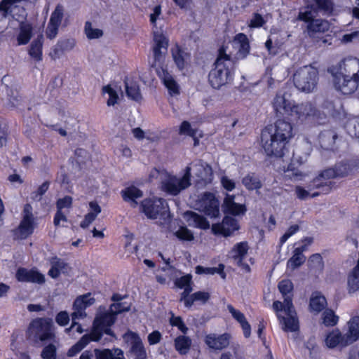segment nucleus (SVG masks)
<instances>
[{"label":"nucleus","mask_w":359,"mask_h":359,"mask_svg":"<svg viewBox=\"0 0 359 359\" xmlns=\"http://www.w3.org/2000/svg\"><path fill=\"white\" fill-rule=\"evenodd\" d=\"M290 97V94L286 92L280 91L276 95L272 106L276 117H289L304 123L318 116L319 111L314 104L309 101L295 103Z\"/></svg>","instance_id":"1"},{"label":"nucleus","mask_w":359,"mask_h":359,"mask_svg":"<svg viewBox=\"0 0 359 359\" xmlns=\"http://www.w3.org/2000/svg\"><path fill=\"white\" fill-rule=\"evenodd\" d=\"M234 63L229 55L226 53L222 46L219 49L217 57L208 74V81L211 86L219 89L231 79V72Z\"/></svg>","instance_id":"2"},{"label":"nucleus","mask_w":359,"mask_h":359,"mask_svg":"<svg viewBox=\"0 0 359 359\" xmlns=\"http://www.w3.org/2000/svg\"><path fill=\"white\" fill-rule=\"evenodd\" d=\"M318 81V72L311 66H304L298 69L293 75L295 87L300 91L309 93L316 87Z\"/></svg>","instance_id":"3"},{"label":"nucleus","mask_w":359,"mask_h":359,"mask_svg":"<svg viewBox=\"0 0 359 359\" xmlns=\"http://www.w3.org/2000/svg\"><path fill=\"white\" fill-rule=\"evenodd\" d=\"M261 143L267 156L282 158L285 154V146L288 142L275 137L270 132L263 129L261 134Z\"/></svg>","instance_id":"4"},{"label":"nucleus","mask_w":359,"mask_h":359,"mask_svg":"<svg viewBox=\"0 0 359 359\" xmlns=\"http://www.w3.org/2000/svg\"><path fill=\"white\" fill-rule=\"evenodd\" d=\"M34 217L32 213V207L30 204H25L22 211V218L18 226L13 230L14 239L25 240L31 236L35 229Z\"/></svg>","instance_id":"5"},{"label":"nucleus","mask_w":359,"mask_h":359,"mask_svg":"<svg viewBox=\"0 0 359 359\" xmlns=\"http://www.w3.org/2000/svg\"><path fill=\"white\" fill-rule=\"evenodd\" d=\"M116 319V318L114 314L108 312L96 316L93 320V328L90 333L92 337V341H100L103 333L115 337L110 327L115 323Z\"/></svg>","instance_id":"6"},{"label":"nucleus","mask_w":359,"mask_h":359,"mask_svg":"<svg viewBox=\"0 0 359 359\" xmlns=\"http://www.w3.org/2000/svg\"><path fill=\"white\" fill-rule=\"evenodd\" d=\"M191 167L187 166L182 177L169 176L162 182V189L172 196L178 195L191 185Z\"/></svg>","instance_id":"7"},{"label":"nucleus","mask_w":359,"mask_h":359,"mask_svg":"<svg viewBox=\"0 0 359 359\" xmlns=\"http://www.w3.org/2000/svg\"><path fill=\"white\" fill-rule=\"evenodd\" d=\"M141 208L145 215L149 219L163 218L169 215V208L163 198H146L142 201Z\"/></svg>","instance_id":"8"},{"label":"nucleus","mask_w":359,"mask_h":359,"mask_svg":"<svg viewBox=\"0 0 359 359\" xmlns=\"http://www.w3.org/2000/svg\"><path fill=\"white\" fill-rule=\"evenodd\" d=\"M29 331L41 341L54 339L55 337L53 320L48 318L33 320L29 325Z\"/></svg>","instance_id":"9"},{"label":"nucleus","mask_w":359,"mask_h":359,"mask_svg":"<svg viewBox=\"0 0 359 359\" xmlns=\"http://www.w3.org/2000/svg\"><path fill=\"white\" fill-rule=\"evenodd\" d=\"M196 207L210 217L216 218L219 215V202L212 193L202 194L196 201Z\"/></svg>","instance_id":"10"},{"label":"nucleus","mask_w":359,"mask_h":359,"mask_svg":"<svg viewBox=\"0 0 359 359\" xmlns=\"http://www.w3.org/2000/svg\"><path fill=\"white\" fill-rule=\"evenodd\" d=\"M332 74L351 76L359 78V59L353 57H346L330 69Z\"/></svg>","instance_id":"11"},{"label":"nucleus","mask_w":359,"mask_h":359,"mask_svg":"<svg viewBox=\"0 0 359 359\" xmlns=\"http://www.w3.org/2000/svg\"><path fill=\"white\" fill-rule=\"evenodd\" d=\"M285 312L287 317L285 318L278 314V318L280 323H283V329L285 331L295 332L299 329V323L296 317V311L292 304V299L290 297H285Z\"/></svg>","instance_id":"12"},{"label":"nucleus","mask_w":359,"mask_h":359,"mask_svg":"<svg viewBox=\"0 0 359 359\" xmlns=\"http://www.w3.org/2000/svg\"><path fill=\"white\" fill-rule=\"evenodd\" d=\"M332 75L335 88L344 95L353 93L359 87V78L348 75Z\"/></svg>","instance_id":"13"},{"label":"nucleus","mask_w":359,"mask_h":359,"mask_svg":"<svg viewBox=\"0 0 359 359\" xmlns=\"http://www.w3.org/2000/svg\"><path fill=\"white\" fill-rule=\"evenodd\" d=\"M264 130L270 132L273 135L287 142L292 137V126L289 121L279 118L274 125H269L264 128Z\"/></svg>","instance_id":"14"},{"label":"nucleus","mask_w":359,"mask_h":359,"mask_svg":"<svg viewBox=\"0 0 359 359\" xmlns=\"http://www.w3.org/2000/svg\"><path fill=\"white\" fill-rule=\"evenodd\" d=\"M239 228V224L236 219L225 216L221 223L213 224L211 230L215 235L228 237L231 236L234 231H238Z\"/></svg>","instance_id":"15"},{"label":"nucleus","mask_w":359,"mask_h":359,"mask_svg":"<svg viewBox=\"0 0 359 359\" xmlns=\"http://www.w3.org/2000/svg\"><path fill=\"white\" fill-rule=\"evenodd\" d=\"M330 29L328 21L322 19H315L307 25V30L310 37L316 39L317 42L325 44L327 40L324 36H320Z\"/></svg>","instance_id":"16"},{"label":"nucleus","mask_w":359,"mask_h":359,"mask_svg":"<svg viewBox=\"0 0 359 359\" xmlns=\"http://www.w3.org/2000/svg\"><path fill=\"white\" fill-rule=\"evenodd\" d=\"M154 41L153 54L154 62L151 65L152 67L156 66V63H161L163 61L168 47V40L161 33H154Z\"/></svg>","instance_id":"17"},{"label":"nucleus","mask_w":359,"mask_h":359,"mask_svg":"<svg viewBox=\"0 0 359 359\" xmlns=\"http://www.w3.org/2000/svg\"><path fill=\"white\" fill-rule=\"evenodd\" d=\"M125 336L130 341L129 352L134 355V359H147L146 348L139 334L129 331Z\"/></svg>","instance_id":"18"},{"label":"nucleus","mask_w":359,"mask_h":359,"mask_svg":"<svg viewBox=\"0 0 359 359\" xmlns=\"http://www.w3.org/2000/svg\"><path fill=\"white\" fill-rule=\"evenodd\" d=\"M15 278L19 282L33 283L43 284L45 283V276L36 269L30 270L25 268H19L15 273Z\"/></svg>","instance_id":"19"},{"label":"nucleus","mask_w":359,"mask_h":359,"mask_svg":"<svg viewBox=\"0 0 359 359\" xmlns=\"http://www.w3.org/2000/svg\"><path fill=\"white\" fill-rule=\"evenodd\" d=\"M230 339L231 335L228 333L209 334L205 337V343L210 348L221 351L229 346Z\"/></svg>","instance_id":"20"},{"label":"nucleus","mask_w":359,"mask_h":359,"mask_svg":"<svg viewBox=\"0 0 359 359\" xmlns=\"http://www.w3.org/2000/svg\"><path fill=\"white\" fill-rule=\"evenodd\" d=\"M311 3L310 6H307L306 7L300 10L298 14L297 19L301 21H304L305 22L310 23L312 20H315L316 17V13L318 12L321 13L325 15H330L334 11V4L332 3V10L330 13H325L321 11H320L317 6H316V3L313 0H308Z\"/></svg>","instance_id":"21"},{"label":"nucleus","mask_w":359,"mask_h":359,"mask_svg":"<svg viewBox=\"0 0 359 359\" xmlns=\"http://www.w3.org/2000/svg\"><path fill=\"white\" fill-rule=\"evenodd\" d=\"M235 196L227 194L222 205L224 213L232 215H243L246 212L245 205L237 203L234 201Z\"/></svg>","instance_id":"22"},{"label":"nucleus","mask_w":359,"mask_h":359,"mask_svg":"<svg viewBox=\"0 0 359 359\" xmlns=\"http://www.w3.org/2000/svg\"><path fill=\"white\" fill-rule=\"evenodd\" d=\"M194 169L195 175L198 180L207 183L211 181L212 170L210 165L201 161L192 163L191 169Z\"/></svg>","instance_id":"23"},{"label":"nucleus","mask_w":359,"mask_h":359,"mask_svg":"<svg viewBox=\"0 0 359 359\" xmlns=\"http://www.w3.org/2000/svg\"><path fill=\"white\" fill-rule=\"evenodd\" d=\"M184 217L189 226L201 229H208L210 227L209 222L202 215L193 211H187Z\"/></svg>","instance_id":"24"},{"label":"nucleus","mask_w":359,"mask_h":359,"mask_svg":"<svg viewBox=\"0 0 359 359\" xmlns=\"http://www.w3.org/2000/svg\"><path fill=\"white\" fill-rule=\"evenodd\" d=\"M123 199L130 203L132 208H136L138 205L137 199L143 196V192L135 186H130L121 192Z\"/></svg>","instance_id":"25"},{"label":"nucleus","mask_w":359,"mask_h":359,"mask_svg":"<svg viewBox=\"0 0 359 359\" xmlns=\"http://www.w3.org/2000/svg\"><path fill=\"white\" fill-rule=\"evenodd\" d=\"M337 138V134L333 130H325L318 135L319 144L325 150L333 149Z\"/></svg>","instance_id":"26"},{"label":"nucleus","mask_w":359,"mask_h":359,"mask_svg":"<svg viewBox=\"0 0 359 359\" xmlns=\"http://www.w3.org/2000/svg\"><path fill=\"white\" fill-rule=\"evenodd\" d=\"M348 330L345 334L344 344H351L359 339V316L353 317L348 322Z\"/></svg>","instance_id":"27"},{"label":"nucleus","mask_w":359,"mask_h":359,"mask_svg":"<svg viewBox=\"0 0 359 359\" xmlns=\"http://www.w3.org/2000/svg\"><path fill=\"white\" fill-rule=\"evenodd\" d=\"M159 77L163 81V84L169 90L170 95H178L180 93L179 86L167 70L161 69L157 71Z\"/></svg>","instance_id":"28"},{"label":"nucleus","mask_w":359,"mask_h":359,"mask_svg":"<svg viewBox=\"0 0 359 359\" xmlns=\"http://www.w3.org/2000/svg\"><path fill=\"white\" fill-rule=\"evenodd\" d=\"M332 182H320V178H314L307 186L309 191L315 189L318 191L313 193L311 197L314 198L320 194H328L332 189Z\"/></svg>","instance_id":"29"},{"label":"nucleus","mask_w":359,"mask_h":359,"mask_svg":"<svg viewBox=\"0 0 359 359\" xmlns=\"http://www.w3.org/2000/svg\"><path fill=\"white\" fill-rule=\"evenodd\" d=\"M234 45L238 48L241 57H245L250 51V44L247 36L243 33L238 34L233 41Z\"/></svg>","instance_id":"30"},{"label":"nucleus","mask_w":359,"mask_h":359,"mask_svg":"<svg viewBox=\"0 0 359 359\" xmlns=\"http://www.w3.org/2000/svg\"><path fill=\"white\" fill-rule=\"evenodd\" d=\"M43 43V34H39L35 39L32 41L30 45L29 54L37 62L42 60Z\"/></svg>","instance_id":"31"},{"label":"nucleus","mask_w":359,"mask_h":359,"mask_svg":"<svg viewBox=\"0 0 359 359\" xmlns=\"http://www.w3.org/2000/svg\"><path fill=\"white\" fill-rule=\"evenodd\" d=\"M242 184L249 191H257L262 187L259 177L254 172H250L243 177Z\"/></svg>","instance_id":"32"},{"label":"nucleus","mask_w":359,"mask_h":359,"mask_svg":"<svg viewBox=\"0 0 359 359\" xmlns=\"http://www.w3.org/2000/svg\"><path fill=\"white\" fill-rule=\"evenodd\" d=\"M334 167L337 172V177H338L347 176L358 170L355 161L340 162L337 163Z\"/></svg>","instance_id":"33"},{"label":"nucleus","mask_w":359,"mask_h":359,"mask_svg":"<svg viewBox=\"0 0 359 359\" xmlns=\"http://www.w3.org/2000/svg\"><path fill=\"white\" fill-rule=\"evenodd\" d=\"M75 45L73 39H64L57 41L50 53L52 57H59L64 51L72 50Z\"/></svg>","instance_id":"34"},{"label":"nucleus","mask_w":359,"mask_h":359,"mask_svg":"<svg viewBox=\"0 0 359 359\" xmlns=\"http://www.w3.org/2000/svg\"><path fill=\"white\" fill-rule=\"evenodd\" d=\"M327 306V301L324 296L318 292H313L311 297L309 306L316 313L323 311Z\"/></svg>","instance_id":"35"},{"label":"nucleus","mask_w":359,"mask_h":359,"mask_svg":"<svg viewBox=\"0 0 359 359\" xmlns=\"http://www.w3.org/2000/svg\"><path fill=\"white\" fill-rule=\"evenodd\" d=\"M32 36V27L24 22L20 24V33L17 37L18 45H25L29 43Z\"/></svg>","instance_id":"36"},{"label":"nucleus","mask_w":359,"mask_h":359,"mask_svg":"<svg viewBox=\"0 0 359 359\" xmlns=\"http://www.w3.org/2000/svg\"><path fill=\"white\" fill-rule=\"evenodd\" d=\"M345 340V334L342 335L341 333L338 330H334L330 332L326 337L325 342L328 347L334 348L337 345L341 346H346L348 344H344Z\"/></svg>","instance_id":"37"},{"label":"nucleus","mask_w":359,"mask_h":359,"mask_svg":"<svg viewBox=\"0 0 359 359\" xmlns=\"http://www.w3.org/2000/svg\"><path fill=\"white\" fill-rule=\"evenodd\" d=\"M348 291L349 294L359 290V266H355L347 278Z\"/></svg>","instance_id":"38"},{"label":"nucleus","mask_w":359,"mask_h":359,"mask_svg":"<svg viewBox=\"0 0 359 359\" xmlns=\"http://www.w3.org/2000/svg\"><path fill=\"white\" fill-rule=\"evenodd\" d=\"M191 346V340L189 337L180 335L175 339V348L181 355H186Z\"/></svg>","instance_id":"39"},{"label":"nucleus","mask_w":359,"mask_h":359,"mask_svg":"<svg viewBox=\"0 0 359 359\" xmlns=\"http://www.w3.org/2000/svg\"><path fill=\"white\" fill-rule=\"evenodd\" d=\"M92 341L90 334L83 335L74 345H73L67 352L69 357H73L81 351Z\"/></svg>","instance_id":"40"},{"label":"nucleus","mask_w":359,"mask_h":359,"mask_svg":"<svg viewBox=\"0 0 359 359\" xmlns=\"http://www.w3.org/2000/svg\"><path fill=\"white\" fill-rule=\"evenodd\" d=\"M224 265L223 264H219L218 267H204L203 266L198 265L195 268V272L197 274H215L218 273L220 275L222 279L226 278V273L224 272Z\"/></svg>","instance_id":"41"},{"label":"nucleus","mask_w":359,"mask_h":359,"mask_svg":"<svg viewBox=\"0 0 359 359\" xmlns=\"http://www.w3.org/2000/svg\"><path fill=\"white\" fill-rule=\"evenodd\" d=\"M248 245L247 242H241L234 245L232 252L234 253L233 258L237 261V264L242 263L248 253Z\"/></svg>","instance_id":"42"},{"label":"nucleus","mask_w":359,"mask_h":359,"mask_svg":"<svg viewBox=\"0 0 359 359\" xmlns=\"http://www.w3.org/2000/svg\"><path fill=\"white\" fill-rule=\"evenodd\" d=\"M126 95L128 97L135 101H140L142 99V95L139 85L135 82L128 83L125 81Z\"/></svg>","instance_id":"43"},{"label":"nucleus","mask_w":359,"mask_h":359,"mask_svg":"<svg viewBox=\"0 0 359 359\" xmlns=\"http://www.w3.org/2000/svg\"><path fill=\"white\" fill-rule=\"evenodd\" d=\"M172 58L179 69L182 70L185 67L184 56L186 53L178 46L172 50Z\"/></svg>","instance_id":"44"},{"label":"nucleus","mask_w":359,"mask_h":359,"mask_svg":"<svg viewBox=\"0 0 359 359\" xmlns=\"http://www.w3.org/2000/svg\"><path fill=\"white\" fill-rule=\"evenodd\" d=\"M278 287L284 299L285 297H290L292 299V297L289 295L293 290V284L290 280L285 279L280 281Z\"/></svg>","instance_id":"45"},{"label":"nucleus","mask_w":359,"mask_h":359,"mask_svg":"<svg viewBox=\"0 0 359 359\" xmlns=\"http://www.w3.org/2000/svg\"><path fill=\"white\" fill-rule=\"evenodd\" d=\"M85 33L88 39H99L103 35V32L100 29H93L90 22H86L85 24Z\"/></svg>","instance_id":"46"},{"label":"nucleus","mask_w":359,"mask_h":359,"mask_svg":"<svg viewBox=\"0 0 359 359\" xmlns=\"http://www.w3.org/2000/svg\"><path fill=\"white\" fill-rule=\"evenodd\" d=\"M305 261L306 257L302 253L294 251V255L287 262V266L292 268V269H294L300 266Z\"/></svg>","instance_id":"47"},{"label":"nucleus","mask_w":359,"mask_h":359,"mask_svg":"<svg viewBox=\"0 0 359 359\" xmlns=\"http://www.w3.org/2000/svg\"><path fill=\"white\" fill-rule=\"evenodd\" d=\"M323 323L326 326L335 325L339 320V317L336 316L332 310L326 309L323 314Z\"/></svg>","instance_id":"48"},{"label":"nucleus","mask_w":359,"mask_h":359,"mask_svg":"<svg viewBox=\"0 0 359 359\" xmlns=\"http://www.w3.org/2000/svg\"><path fill=\"white\" fill-rule=\"evenodd\" d=\"M63 18V7L57 5L50 15V24L60 26Z\"/></svg>","instance_id":"49"},{"label":"nucleus","mask_w":359,"mask_h":359,"mask_svg":"<svg viewBox=\"0 0 359 359\" xmlns=\"http://www.w3.org/2000/svg\"><path fill=\"white\" fill-rule=\"evenodd\" d=\"M310 267L312 269L322 271L324 266V263L322 256L318 254H313L309 257Z\"/></svg>","instance_id":"50"},{"label":"nucleus","mask_w":359,"mask_h":359,"mask_svg":"<svg viewBox=\"0 0 359 359\" xmlns=\"http://www.w3.org/2000/svg\"><path fill=\"white\" fill-rule=\"evenodd\" d=\"M93 352L95 353V359H116L115 352L113 353L111 350L108 348H95Z\"/></svg>","instance_id":"51"},{"label":"nucleus","mask_w":359,"mask_h":359,"mask_svg":"<svg viewBox=\"0 0 359 359\" xmlns=\"http://www.w3.org/2000/svg\"><path fill=\"white\" fill-rule=\"evenodd\" d=\"M177 238L182 241H191L194 238L193 233L186 226H180L175 233Z\"/></svg>","instance_id":"52"},{"label":"nucleus","mask_w":359,"mask_h":359,"mask_svg":"<svg viewBox=\"0 0 359 359\" xmlns=\"http://www.w3.org/2000/svg\"><path fill=\"white\" fill-rule=\"evenodd\" d=\"M102 92L104 93H107L109 96V98L107 100L108 106H114L118 99V94L115 90H114L109 85L105 86L102 88Z\"/></svg>","instance_id":"53"},{"label":"nucleus","mask_w":359,"mask_h":359,"mask_svg":"<svg viewBox=\"0 0 359 359\" xmlns=\"http://www.w3.org/2000/svg\"><path fill=\"white\" fill-rule=\"evenodd\" d=\"M50 182L48 181L44 182L36 191L31 194V198L36 201L41 200L42 196L48 191L49 188Z\"/></svg>","instance_id":"54"},{"label":"nucleus","mask_w":359,"mask_h":359,"mask_svg":"<svg viewBox=\"0 0 359 359\" xmlns=\"http://www.w3.org/2000/svg\"><path fill=\"white\" fill-rule=\"evenodd\" d=\"M56 346L50 344L43 348L41 356L43 359H56Z\"/></svg>","instance_id":"55"},{"label":"nucleus","mask_w":359,"mask_h":359,"mask_svg":"<svg viewBox=\"0 0 359 359\" xmlns=\"http://www.w3.org/2000/svg\"><path fill=\"white\" fill-rule=\"evenodd\" d=\"M170 323L172 326L177 327L183 334H187L188 327L185 325L182 318L180 316H175L172 314L170 318Z\"/></svg>","instance_id":"56"},{"label":"nucleus","mask_w":359,"mask_h":359,"mask_svg":"<svg viewBox=\"0 0 359 359\" xmlns=\"http://www.w3.org/2000/svg\"><path fill=\"white\" fill-rule=\"evenodd\" d=\"M112 314L116 316L122 312L128 311L130 309V304H126V302H117L114 303L111 306Z\"/></svg>","instance_id":"57"},{"label":"nucleus","mask_w":359,"mask_h":359,"mask_svg":"<svg viewBox=\"0 0 359 359\" xmlns=\"http://www.w3.org/2000/svg\"><path fill=\"white\" fill-rule=\"evenodd\" d=\"M316 3L317 8L325 13H330L332 10V0H313Z\"/></svg>","instance_id":"58"},{"label":"nucleus","mask_w":359,"mask_h":359,"mask_svg":"<svg viewBox=\"0 0 359 359\" xmlns=\"http://www.w3.org/2000/svg\"><path fill=\"white\" fill-rule=\"evenodd\" d=\"M180 135H187L191 137H194L196 135V130L193 129L189 122L187 121H182L180 128Z\"/></svg>","instance_id":"59"},{"label":"nucleus","mask_w":359,"mask_h":359,"mask_svg":"<svg viewBox=\"0 0 359 359\" xmlns=\"http://www.w3.org/2000/svg\"><path fill=\"white\" fill-rule=\"evenodd\" d=\"M337 177V172L335 170V167L334 168H330L325 170L323 171L318 177L316 178H320V182H328L330 181L329 180L335 178Z\"/></svg>","instance_id":"60"},{"label":"nucleus","mask_w":359,"mask_h":359,"mask_svg":"<svg viewBox=\"0 0 359 359\" xmlns=\"http://www.w3.org/2000/svg\"><path fill=\"white\" fill-rule=\"evenodd\" d=\"M72 197L70 196H66L62 198H59L56 203V207L57 210H62L63 208H70L72 205Z\"/></svg>","instance_id":"61"},{"label":"nucleus","mask_w":359,"mask_h":359,"mask_svg":"<svg viewBox=\"0 0 359 359\" xmlns=\"http://www.w3.org/2000/svg\"><path fill=\"white\" fill-rule=\"evenodd\" d=\"M191 284V276L190 274L183 276L179 278H177L175 281L176 287L182 289L190 286Z\"/></svg>","instance_id":"62"},{"label":"nucleus","mask_w":359,"mask_h":359,"mask_svg":"<svg viewBox=\"0 0 359 359\" xmlns=\"http://www.w3.org/2000/svg\"><path fill=\"white\" fill-rule=\"evenodd\" d=\"M226 308L229 312L231 314L233 318H234L238 323L244 321L245 317L244 314L239 310L236 309L231 304H228Z\"/></svg>","instance_id":"63"},{"label":"nucleus","mask_w":359,"mask_h":359,"mask_svg":"<svg viewBox=\"0 0 359 359\" xmlns=\"http://www.w3.org/2000/svg\"><path fill=\"white\" fill-rule=\"evenodd\" d=\"M56 323L60 326H65L69 322V313L65 311L59 312L55 317Z\"/></svg>","instance_id":"64"}]
</instances>
